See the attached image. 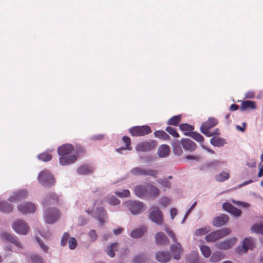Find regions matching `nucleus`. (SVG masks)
I'll use <instances>...</instances> for the list:
<instances>
[{
    "instance_id": "1",
    "label": "nucleus",
    "mask_w": 263,
    "mask_h": 263,
    "mask_svg": "<svg viewBox=\"0 0 263 263\" xmlns=\"http://www.w3.org/2000/svg\"><path fill=\"white\" fill-rule=\"evenodd\" d=\"M74 150V147L71 144H65L60 146L58 153L60 156V163L62 165H69L76 161L77 156L74 155H69Z\"/></svg>"
},
{
    "instance_id": "2",
    "label": "nucleus",
    "mask_w": 263,
    "mask_h": 263,
    "mask_svg": "<svg viewBox=\"0 0 263 263\" xmlns=\"http://www.w3.org/2000/svg\"><path fill=\"white\" fill-rule=\"evenodd\" d=\"M165 231L168 235L173 239V242L175 243L170 246V250L173 257L175 259H180V254L183 252L181 244L177 242L176 236L172 230L166 227Z\"/></svg>"
},
{
    "instance_id": "3",
    "label": "nucleus",
    "mask_w": 263,
    "mask_h": 263,
    "mask_svg": "<svg viewBox=\"0 0 263 263\" xmlns=\"http://www.w3.org/2000/svg\"><path fill=\"white\" fill-rule=\"evenodd\" d=\"M231 232L229 228H222L210 233L206 236L205 239L209 242H215L226 237L230 234Z\"/></svg>"
},
{
    "instance_id": "4",
    "label": "nucleus",
    "mask_w": 263,
    "mask_h": 263,
    "mask_svg": "<svg viewBox=\"0 0 263 263\" xmlns=\"http://www.w3.org/2000/svg\"><path fill=\"white\" fill-rule=\"evenodd\" d=\"M38 179L39 182L46 187H49L55 183V179L53 175L47 170L41 172L39 174Z\"/></svg>"
},
{
    "instance_id": "5",
    "label": "nucleus",
    "mask_w": 263,
    "mask_h": 263,
    "mask_svg": "<svg viewBox=\"0 0 263 263\" xmlns=\"http://www.w3.org/2000/svg\"><path fill=\"white\" fill-rule=\"evenodd\" d=\"M129 133L134 137H141L152 133L151 127L148 125L136 126L129 129Z\"/></svg>"
},
{
    "instance_id": "6",
    "label": "nucleus",
    "mask_w": 263,
    "mask_h": 263,
    "mask_svg": "<svg viewBox=\"0 0 263 263\" xmlns=\"http://www.w3.org/2000/svg\"><path fill=\"white\" fill-rule=\"evenodd\" d=\"M157 145L155 140L144 141L137 144L136 149L138 152H147L154 149Z\"/></svg>"
},
{
    "instance_id": "7",
    "label": "nucleus",
    "mask_w": 263,
    "mask_h": 263,
    "mask_svg": "<svg viewBox=\"0 0 263 263\" xmlns=\"http://www.w3.org/2000/svg\"><path fill=\"white\" fill-rule=\"evenodd\" d=\"M60 217V213L57 209H48L45 212L44 219L46 223L52 224Z\"/></svg>"
},
{
    "instance_id": "8",
    "label": "nucleus",
    "mask_w": 263,
    "mask_h": 263,
    "mask_svg": "<svg viewBox=\"0 0 263 263\" xmlns=\"http://www.w3.org/2000/svg\"><path fill=\"white\" fill-rule=\"evenodd\" d=\"M218 124L217 120L213 117L209 118L208 120L203 122L201 127L200 131L202 133L208 137H211L212 134H210V129Z\"/></svg>"
},
{
    "instance_id": "9",
    "label": "nucleus",
    "mask_w": 263,
    "mask_h": 263,
    "mask_svg": "<svg viewBox=\"0 0 263 263\" xmlns=\"http://www.w3.org/2000/svg\"><path fill=\"white\" fill-rule=\"evenodd\" d=\"M149 218L152 221L158 224L162 223V213L159 208L156 206H153L151 208Z\"/></svg>"
},
{
    "instance_id": "10",
    "label": "nucleus",
    "mask_w": 263,
    "mask_h": 263,
    "mask_svg": "<svg viewBox=\"0 0 263 263\" xmlns=\"http://www.w3.org/2000/svg\"><path fill=\"white\" fill-rule=\"evenodd\" d=\"M127 207L134 214H138L143 211L144 205L140 201H129L126 203Z\"/></svg>"
},
{
    "instance_id": "11",
    "label": "nucleus",
    "mask_w": 263,
    "mask_h": 263,
    "mask_svg": "<svg viewBox=\"0 0 263 263\" xmlns=\"http://www.w3.org/2000/svg\"><path fill=\"white\" fill-rule=\"evenodd\" d=\"M131 173L137 176H151L155 177L158 171L155 170H145L141 167H136L131 170Z\"/></svg>"
},
{
    "instance_id": "12",
    "label": "nucleus",
    "mask_w": 263,
    "mask_h": 263,
    "mask_svg": "<svg viewBox=\"0 0 263 263\" xmlns=\"http://www.w3.org/2000/svg\"><path fill=\"white\" fill-rule=\"evenodd\" d=\"M13 230L17 233L25 235L29 231V227L23 220H18L15 221L12 226Z\"/></svg>"
},
{
    "instance_id": "13",
    "label": "nucleus",
    "mask_w": 263,
    "mask_h": 263,
    "mask_svg": "<svg viewBox=\"0 0 263 263\" xmlns=\"http://www.w3.org/2000/svg\"><path fill=\"white\" fill-rule=\"evenodd\" d=\"M255 247L254 242L251 238H245L242 243V247H238L236 249V252L240 254L242 253L246 252L249 249L252 250Z\"/></svg>"
},
{
    "instance_id": "14",
    "label": "nucleus",
    "mask_w": 263,
    "mask_h": 263,
    "mask_svg": "<svg viewBox=\"0 0 263 263\" xmlns=\"http://www.w3.org/2000/svg\"><path fill=\"white\" fill-rule=\"evenodd\" d=\"M28 195V192L25 190H21L14 192L9 198V201L11 202H16L25 198Z\"/></svg>"
},
{
    "instance_id": "15",
    "label": "nucleus",
    "mask_w": 263,
    "mask_h": 263,
    "mask_svg": "<svg viewBox=\"0 0 263 263\" xmlns=\"http://www.w3.org/2000/svg\"><path fill=\"white\" fill-rule=\"evenodd\" d=\"M236 239L235 237H233L228 239H227L223 241H221L217 243L215 245V247L221 250H227L232 248L235 243Z\"/></svg>"
},
{
    "instance_id": "16",
    "label": "nucleus",
    "mask_w": 263,
    "mask_h": 263,
    "mask_svg": "<svg viewBox=\"0 0 263 263\" xmlns=\"http://www.w3.org/2000/svg\"><path fill=\"white\" fill-rule=\"evenodd\" d=\"M0 236L2 239L10 242L18 248H22L20 242L11 234L4 232L0 234Z\"/></svg>"
},
{
    "instance_id": "17",
    "label": "nucleus",
    "mask_w": 263,
    "mask_h": 263,
    "mask_svg": "<svg viewBox=\"0 0 263 263\" xmlns=\"http://www.w3.org/2000/svg\"><path fill=\"white\" fill-rule=\"evenodd\" d=\"M18 210L23 213H33L35 210V206L33 203L27 202L20 204L17 207Z\"/></svg>"
},
{
    "instance_id": "18",
    "label": "nucleus",
    "mask_w": 263,
    "mask_h": 263,
    "mask_svg": "<svg viewBox=\"0 0 263 263\" xmlns=\"http://www.w3.org/2000/svg\"><path fill=\"white\" fill-rule=\"evenodd\" d=\"M223 209L235 216H239L241 214L240 210L234 206L229 202H225L222 205Z\"/></svg>"
},
{
    "instance_id": "19",
    "label": "nucleus",
    "mask_w": 263,
    "mask_h": 263,
    "mask_svg": "<svg viewBox=\"0 0 263 263\" xmlns=\"http://www.w3.org/2000/svg\"><path fill=\"white\" fill-rule=\"evenodd\" d=\"M229 217L226 214H221L219 216L214 218L212 221L213 226L216 227H220L228 222Z\"/></svg>"
},
{
    "instance_id": "20",
    "label": "nucleus",
    "mask_w": 263,
    "mask_h": 263,
    "mask_svg": "<svg viewBox=\"0 0 263 263\" xmlns=\"http://www.w3.org/2000/svg\"><path fill=\"white\" fill-rule=\"evenodd\" d=\"M134 192L136 196L140 198L147 197V184L145 185H136L135 187Z\"/></svg>"
},
{
    "instance_id": "21",
    "label": "nucleus",
    "mask_w": 263,
    "mask_h": 263,
    "mask_svg": "<svg viewBox=\"0 0 263 263\" xmlns=\"http://www.w3.org/2000/svg\"><path fill=\"white\" fill-rule=\"evenodd\" d=\"M155 241L157 245H168L170 241L163 232H158L155 235Z\"/></svg>"
},
{
    "instance_id": "22",
    "label": "nucleus",
    "mask_w": 263,
    "mask_h": 263,
    "mask_svg": "<svg viewBox=\"0 0 263 263\" xmlns=\"http://www.w3.org/2000/svg\"><path fill=\"white\" fill-rule=\"evenodd\" d=\"M171 254L168 252L159 251L156 254V259L160 262H166L171 259Z\"/></svg>"
},
{
    "instance_id": "23",
    "label": "nucleus",
    "mask_w": 263,
    "mask_h": 263,
    "mask_svg": "<svg viewBox=\"0 0 263 263\" xmlns=\"http://www.w3.org/2000/svg\"><path fill=\"white\" fill-rule=\"evenodd\" d=\"M181 144L185 150L193 151L196 148V144L190 139H182L181 141Z\"/></svg>"
},
{
    "instance_id": "24",
    "label": "nucleus",
    "mask_w": 263,
    "mask_h": 263,
    "mask_svg": "<svg viewBox=\"0 0 263 263\" xmlns=\"http://www.w3.org/2000/svg\"><path fill=\"white\" fill-rule=\"evenodd\" d=\"M59 197L55 193H51L45 198L43 203L44 205L58 203Z\"/></svg>"
},
{
    "instance_id": "25",
    "label": "nucleus",
    "mask_w": 263,
    "mask_h": 263,
    "mask_svg": "<svg viewBox=\"0 0 263 263\" xmlns=\"http://www.w3.org/2000/svg\"><path fill=\"white\" fill-rule=\"evenodd\" d=\"M146 231V228L145 226H142L138 229H136L133 230L130 236L133 238H138L142 237Z\"/></svg>"
},
{
    "instance_id": "26",
    "label": "nucleus",
    "mask_w": 263,
    "mask_h": 263,
    "mask_svg": "<svg viewBox=\"0 0 263 263\" xmlns=\"http://www.w3.org/2000/svg\"><path fill=\"white\" fill-rule=\"evenodd\" d=\"M147 196L151 197H156L160 194V190L155 186L147 184Z\"/></svg>"
},
{
    "instance_id": "27",
    "label": "nucleus",
    "mask_w": 263,
    "mask_h": 263,
    "mask_svg": "<svg viewBox=\"0 0 263 263\" xmlns=\"http://www.w3.org/2000/svg\"><path fill=\"white\" fill-rule=\"evenodd\" d=\"M170 151L168 145L163 144L161 145L158 149V154L160 157L163 158L166 157Z\"/></svg>"
},
{
    "instance_id": "28",
    "label": "nucleus",
    "mask_w": 263,
    "mask_h": 263,
    "mask_svg": "<svg viewBox=\"0 0 263 263\" xmlns=\"http://www.w3.org/2000/svg\"><path fill=\"white\" fill-rule=\"evenodd\" d=\"M77 172L80 175H87L92 173L93 172V168L90 166L83 165L78 168Z\"/></svg>"
},
{
    "instance_id": "29",
    "label": "nucleus",
    "mask_w": 263,
    "mask_h": 263,
    "mask_svg": "<svg viewBox=\"0 0 263 263\" xmlns=\"http://www.w3.org/2000/svg\"><path fill=\"white\" fill-rule=\"evenodd\" d=\"M96 213L97 214V218L98 220L100 221L101 223H103L104 221V219L106 216V213L104 209L102 207L97 208Z\"/></svg>"
},
{
    "instance_id": "30",
    "label": "nucleus",
    "mask_w": 263,
    "mask_h": 263,
    "mask_svg": "<svg viewBox=\"0 0 263 263\" xmlns=\"http://www.w3.org/2000/svg\"><path fill=\"white\" fill-rule=\"evenodd\" d=\"M179 128L182 130L185 135L189 136L191 133L194 130V127L187 123L181 124Z\"/></svg>"
},
{
    "instance_id": "31",
    "label": "nucleus",
    "mask_w": 263,
    "mask_h": 263,
    "mask_svg": "<svg viewBox=\"0 0 263 263\" xmlns=\"http://www.w3.org/2000/svg\"><path fill=\"white\" fill-rule=\"evenodd\" d=\"M256 108L255 103L251 101H244L242 102L240 109L242 110H245L247 109H254Z\"/></svg>"
},
{
    "instance_id": "32",
    "label": "nucleus",
    "mask_w": 263,
    "mask_h": 263,
    "mask_svg": "<svg viewBox=\"0 0 263 263\" xmlns=\"http://www.w3.org/2000/svg\"><path fill=\"white\" fill-rule=\"evenodd\" d=\"M12 206L6 201H0V211L4 213H10L12 211Z\"/></svg>"
},
{
    "instance_id": "33",
    "label": "nucleus",
    "mask_w": 263,
    "mask_h": 263,
    "mask_svg": "<svg viewBox=\"0 0 263 263\" xmlns=\"http://www.w3.org/2000/svg\"><path fill=\"white\" fill-rule=\"evenodd\" d=\"M118 244L117 243H112L106 249V253L110 257H114L115 255V251L117 250Z\"/></svg>"
},
{
    "instance_id": "34",
    "label": "nucleus",
    "mask_w": 263,
    "mask_h": 263,
    "mask_svg": "<svg viewBox=\"0 0 263 263\" xmlns=\"http://www.w3.org/2000/svg\"><path fill=\"white\" fill-rule=\"evenodd\" d=\"M210 142L214 146H221L225 144V140L222 138L214 137L211 139Z\"/></svg>"
},
{
    "instance_id": "35",
    "label": "nucleus",
    "mask_w": 263,
    "mask_h": 263,
    "mask_svg": "<svg viewBox=\"0 0 263 263\" xmlns=\"http://www.w3.org/2000/svg\"><path fill=\"white\" fill-rule=\"evenodd\" d=\"M154 134L156 137L163 140L168 141L170 140V136L163 130H160L155 131Z\"/></svg>"
},
{
    "instance_id": "36",
    "label": "nucleus",
    "mask_w": 263,
    "mask_h": 263,
    "mask_svg": "<svg viewBox=\"0 0 263 263\" xmlns=\"http://www.w3.org/2000/svg\"><path fill=\"white\" fill-rule=\"evenodd\" d=\"M181 115L174 116L170 118L167 122V124L170 125L177 126L181 120Z\"/></svg>"
},
{
    "instance_id": "37",
    "label": "nucleus",
    "mask_w": 263,
    "mask_h": 263,
    "mask_svg": "<svg viewBox=\"0 0 263 263\" xmlns=\"http://www.w3.org/2000/svg\"><path fill=\"white\" fill-rule=\"evenodd\" d=\"M173 150L174 153L178 156L182 153V150L178 141L174 142L172 144Z\"/></svg>"
},
{
    "instance_id": "38",
    "label": "nucleus",
    "mask_w": 263,
    "mask_h": 263,
    "mask_svg": "<svg viewBox=\"0 0 263 263\" xmlns=\"http://www.w3.org/2000/svg\"><path fill=\"white\" fill-rule=\"evenodd\" d=\"M223 258V254L220 252H214L211 256L210 260L211 262H216L221 260Z\"/></svg>"
},
{
    "instance_id": "39",
    "label": "nucleus",
    "mask_w": 263,
    "mask_h": 263,
    "mask_svg": "<svg viewBox=\"0 0 263 263\" xmlns=\"http://www.w3.org/2000/svg\"><path fill=\"white\" fill-rule=\"evenodd\" d=\"M230 177L229 173L226 172H222L216 176V180L218 182H223L228 179Z\"/></svg>"
},
{
    "instance_id": "40",
    "label": "nucleus",
    "mask_w": 263,
    "mask_h": 263,
    "mask_svg": "<svg viewBox=\"0 0 263 263\" xmlns=\"http://www.w3.org/2000/svg\"><path fill=\"white\" fill-rule=\"evenodd\" d=\"M251 230L254 233L263 235V223L253 225Z\"/></svg>"
},
{
    "instance_id": "41",
    "label": "nucleus",
    "mask_w": 263,
    "mask_h": 263,
    "mask_svg": "<svg viewBox=\"0 0 263 263\" xmlns=\"http://www.w3.org/2000/svg\"><path fill=\"white\" fill-rule=\"evenodd\" d=\"M122 140L123 142L125 143L126 147H122L121 148H118L117 149V151L118 152H120V151L121 149H128L131 150V147L130 146L131 141L129 137L127 136H124L122 138Z\"/></svg>"
},
{
    "instance_id": "42",
    "label": "nucleus",
    "mask_w": 263,
    "mask_h": 263,
    "mask_svg": "<svg viewBox=\"0 0 263 263\" xmlns=\"http://www.w3.org/2000/svg\"><path fill=\"white\" fill-rule=\"evenodd\" d=\"M189 136L199 142H202L204 140L203 137L197 132H192L190 133Z\"/></svg>"
},
{
    "instance_id": "43",
    "label": "nucleus",
    "mask_w": 263,
    "mask_h": 263,
    "mask_svg": "<svg viewBox=\"0 0 263 263\" xmlns=\"http://www.w3.org/2000/svg\"><path fill=\"white\" fill-rule=\"evenodd\" d=\"M106 201L107 203L112 205H118L120 202V201L113 195L107 197Z\"/></svg>"
},
{
    "instance_id": "44",
    "label": "nucleus",
    "mask_w": 263,
    "mask_h": 263,
    "mask_svg": "<svg viewBox=\"0 0 263 263\" xmlns=\"http://www.w3.org/2000/svg\"><path fill=\"white\" fill-rule=\"evenodd\" d=\"M200 250L202 255L206 258L209 257L211 254V251L210 248L206 246H201Z\"/></svg>"
},
{
    "instance_id": "45",
    "label": "nucleus",
    "mask_w": 263,
    "mask_h": 263,
    "mask_svg": "<svg viewBox=\"0 0 263 263\" xmlns=\"http://www.w3.org/2000/svg\"><path fill=\"white\" fill-rule=\"evenodd\" d=\"M38 158L39 160L43 161H49L51 160L52 155L49 154L48 153L45 152L40 154L38 156Z\"/></svg>"
},
{
    "instance_id": "46",
    "label": "nucleus",
    "mask_w": 263,
    "mask_h": 263,
    "mask_svg": "<svg viewBox=\"0 0 263 263\" xmlns=\"http://www.w3.org/2000/svg\"><path fill=\"white\" fill-rule=\"evenodd\" d=\"M210 228L209 227H205L204 228H200L196 230L195 234L198 236H201L207 234L210 231Z\"/></svg>"
},
{
    "instance_id": "47",
    "label": "nucleus",
    "mask_w": 263,
    "mask_h": 263,
    "mask_svg": "<svg viewBox=\"0 0 263 263\" xmlns=\"http://www.w3.org/2000/svg\"><path fill=\"white\" fill-rule=\"evenodd\" d=\"M115 194L120 198H127L130 196V192L128 190H124L122 192L116 191Z\"/></svg>"
},
{
    "instance_id": "48",
    "label": "nucleus",
    "mask_w": 263,
    "mask_h": 263,
    "mask_svg": "<svg viewBox=\"0 0 263 263\" xmlns=\"http://www.w3.org/2000/svg\"><path fill=\"white\" fill-rule=\"evenodd\" d=\"M159 184H160L162 186L165 187L170 189L172 186V183L170 182L167 179L164 178L158 181Z\"/></svg>"
},
{
    "instance_id": "49",
    "label": "nucleus",
    "mask_w": 263,
    "mask_h": 263,
    "mask_svg": "<svg viewBox=\"0 0 263 263\" xmlns=\"http://www.w3.org/2000/svg\"><path fill=\"white\" fill-rule=\"evenodd\" d=\"M166 131H167L170 135L174 137H179V135L176 131V130L171 127L168 126L165 129Z\"/></svg>"
},
{
    "instance_id": "50",
    "label": "nucleus",
    "mask_w": 263,
    "mask_h": 263,
    "mask_svg": "<svg viewBox=\"0 0 263 263\" xmlns=\"http://www.w3.org/2000/svg\"><path fill=\"white\" fill-rule=\"evenodd\" d=\"M145 260V256L142 255H138L135 256L133 259L134 263H142Z\"/></svg>"
},
{
    "instance_id": "51",
    "label": "nucleus",
    "mask_w": 263,
    "mask_h": 263,
    "mask_svg": "<svg viewBox=\"0 0 263 263\" xmlns=\"http://www.w3.org/2000/svg\"><path fill=\"white\" fill-rule=\"evenodd\" d=\"M69 247L72 250L76 248L77 245L76 239L74 237H70L68 241Z\"/></svg>"
},
{
    "instance_id": "52",
    "label": "nucleus",
    "mask_w": 263,
    "mask_h": 263,
    "mask_svg": "<svg viewBox=\"0 0 263 263\" xmlns=\"http://www.w3.org/2000/svg\"><path fill=\"white\" fill-rule=\"evenodd\" d=\"M69 237V235L68 233L65 232L64 233L61 240V245L62 246H64L67 244V240Z\"/></svg>"
},
{
    "instance_id": "53",
    "label": "nucleus",
    "mask_w": 263,
    "mask_h": 263,
    "mask_svg": "<svg viewBox=\"0 0 263 263\" xmlns=\"http://www.w3.org/2000/svg\"><path fill=\"white\" fill-rule=\"evenodd\" d=\"M88 236L90 238V241L91 242L95 241L98 237L96 231L93 230H91L89 232Z\"/></svg>"
},
{
    "instance_id": "54",
    "label": "nucleus",
    "mask_w": 263,
    "mask_h": 263,
    "mask_svg": "<svg viewBox=\"0 0 263 263\" xmlns=\"http://www.w3.org/2000/svg\"><path fill=\"white\" fill-rule=\"evenodd\" d=\"M30 258L32 263H43L41 257L38 255H31Z\"/></svg>"
},
{
    "instance_id": "55",
    "label": "nucleus",
    "mask_w": 263,
    "mask_h": 263,
    "mask_svg": "<svg viewBox=\"0 0 263 263\" xmlns=\"http://www.w3.org/2000/svg\"><path fill=\"white\" fill-rule=\"evenodd\" d=\"M159 202L162 205L166 206L170 203L171 199L167 197H163L160 199Z\"/></svg>"
},
{
    "instance_id": "56",
    "label": "nucleus",
    "mask_w": 263,
    "mask_h": 263,
    "mask_svg": "<svg viewBox=\"0 0 263 263\" xmlns=\"http://www.w3.org/2000/svg\"><path fill=\"white\" fill-rule=\"evenodd\" d=\"M84 148L80 145H77L76 148V153L78 155L83 154L85 153Z\"/></svg>"
},
{
    "instance_id": "57",
    "label": "nucleus",
    "mask_w": 263,
    "mask_h": 263,
    "mask_svg": "<svg viewBox=\"0 0 263 263\" xmlns=\"http://www.w3.org/2000/svg\"><path fill=\"white\" fill-rule=\"evenodd\" d=\"M36 240L38 242V243H39L41 248L43 249V250L45 252H47L48 250V247L47 246H46V245H45L42 240H40V239L36 238Z\"/></svg>"
},
{
    "instance_id": "58",
    "label": "nucleus",
    "mask_w": 263,
    "mask_h": 263,
    "mask_svg": "<svg viewBox=\"0 0 263 263\" xmlns=\"http://www.w3.org/2000/svg\"><path fill=\"white\" fill-rule=\"evenodd\" d=\"M189 259V263H203L202 262H201L198 260V257L196 256V254H195V256L194 257V258L192 260H191L190 259L188 258Z\"/></svg>"
},
{
    "instance_id": "59",
    "label": "nucleus",
    "mask_w": 263,
    "mask_h": 263,
    "mask_svg": "<svg viewBox=\"0 0 263 263\" xmlns=\"http://www.w3.org/2000/svg\"><path fill=\"white\" fill-rule=\"evenodd\" d=\"M123 231V229L122 228H118V229H115L114 230V233L117 235H119L121 233H122V232Z\"/></svg>"
},
{
    "instance_id": "60",
    "label": "nucleus",
    "mask_w": 263,
    "mask_h": 263,
    "mask_svg": "<svg viewBox=\"0 0 263 263\" xmlns=\"http://www.w3.org/2000/svg\"><path fill=\"white\" fill-rule=\"evenodd\" d=\"M238 108V105L235 104H232L230 107V110L231 111L237 110Z\"/></svg>"
},
{
    "instance_id": "61",
    "label": "nucleus",
    "mask_w": 263,
    "mask_h": 263,
    "mask_svg": "<svg viewBox=\"0 0 263 263\" xmlns=\"http://www.w3.org/2000/svg\"><path fill=\"white\" fill-rule=\"evenodd\" d=\"M220 134V130L218 128H216L213 132L210 131V134H212L211 136L214 135H219Z\"/></svg>"
},
{
    "instance_id": "62",
    "label": "nucleus",
    "mask_w": 263,
    "mask_h": 263,
    "mask_svg": "<svg viewBox=\"0 0 263 263\" xmlns=\"http://www.w3.org/2000/svg\"><path fill=\"white\" fill-rule=\"evenodd\" d=\"M177 214V210L176 209L173 208L171 210V215L172 217V219H173L175 216Z\"/></svg>"
},
{
    "instance_id": "63",
    "label": "nucleus",
    "mask_w": 263,
    "mask_h": 263,
    "mask_svg": "<svg viewBox=\"0 0 263 263\" xmlns=\"http://www.w3.org/2000/svg\"><path fill=\"white\" fill-rule=\"evenodd\" d=\"M186 159L188 160H197L199 159L198 157H195L191 155H187L186 156Z\"/></svg>"
},
{
    "instance_id": "64",
    "label": "nucleus",
    "mask_w": 263,
    "mask_h": 263,
    "mask_svg": "<svg viewBox=\"0 0 263 263\" xmlns=\"http://www.w3.org/2000/svg\"><path fill=\"white\" fill-rule=\"evenodd\" d=\"M257 176L258 177H261L263 176V165H262L260 167Z\"/></svg>"
}]
</instances>
